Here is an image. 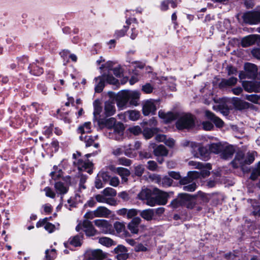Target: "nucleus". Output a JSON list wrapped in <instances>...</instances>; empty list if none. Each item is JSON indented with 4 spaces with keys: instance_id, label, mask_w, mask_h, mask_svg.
I'll return each mask as SVG.
<instances>
[{
    "instance_id": "nucleus-1",
    "label": "nucleus",
    "mask_w": 260,
    "mask_h": 260,
    "mask_svg": "<svg viewBox=\"0 0 260 260\" xmlns=\"http://www.w3.org/2000/svg\"><path fill=\"white\" fill-rule=\"evenodd\" d=\"M152 193L150 189L143 187L138 194V198L141 201H146V204L153 207L155 205H166L167 203L168 194L167 192L158 190V196L155 199L152 197Z\"/></svg>"
},
{
    "instance_id": "nucleus-2",
    "label": "nucleus",
    "mask_w": 260,
    "mask_h": 260,
    "mask_svg": "<svg viewBox=\"0 0 260 260\" xmlns=\"http://www.w3.org/2000/svg\"><path fill=\"white\" fill-rule=\"evenodd\" d=\"M140 98V93L137 91L124 90L119 92L116 101L118 108L123 109L129 100L131 105L137 106Z\"/></svg>"
},
{
    "instance_id": "nucleus-3",
    "label": "nucleus",
    "mask_w": 260,
    "mask_h": 260,
    "mask_svg": "<svg viewBox=\"0 0 260 260\" xmlns=\"http://www.w3.org/2000/svg\"><path fill=\"white\" fill-rule=\"evenodd\" d=\"M194 125V118L191 114L182 115L176 122V126L178 129L191 128Z\"/></svg>"
},
{
    "instance_id": "nucleus-4",
    "label": "nucleus",
    "mask_w": 260,
    "mask_h": 260,
    "mask_svg": "<svg viewBox=\"0 0 260 260\" xmlns=\"http://www.w3.org/2000/svg\"><path fill=\"white\" fill-rule=\"evenodd\" d=\"M81 156V154L79 152L73 154V158L75 159L74 161L73 164L78 167V169L81 171H86L89 174L92 172L91 169L92 163L89 161L88 160H83L82 158H78Z\"/></svg>"
},
{
    "instance_id": "nucleus-5",
    "label": "nucleus",
    "mask_w": 260,
    "mask_h": 260,
    "mask_svg": "<svg viewBox=\"0 0 260 260\" xmlns=\"http://www.w3.org/2000/svg\"><path fill=\"white\" fill-rule=\"evenodd\" d=\"M81 156V154L79 152L73 154V158L75 159L74 161L73 164L78 167V169L81 171H86L89 174L92 172L91 169L92 163L89 161L88 160H83L82 158H78Z\"/></svg>"
},
{
    "instance_id": "nucleus-6",
    "label": "nucleus",
    "mask_w": 260,
    "mask_h": 260,
    "mask_svg": "<svg viewBox=\"0 0 260 260\" xmlns=\"http://www.w3.org/2000/svg\"><path fill=\"white\" fill-rule=\"evenodd\" d=\"M76 230L80 232L82 230L87 237H92L96 235L98 233L96 230L94 228L91 222L86 219L82 222H80L76 227Z\"/></svg>"
},
{
    "instance_id": "nucleus-7",
    "label": "nucleus",
    "mask_w": 260,
    "mask_h": 260,
    "mask_svg": "<svg viewBox=\"0 0 260 260\" xmlns=\"http://www.w3.org/2000/svg\"><path fill=\"white\" fill-rule=\"evenodd\" d=\"M243 21L250 25L256 24L260 22V11H249L242 15Z\"/></svg>"
},
{
    "instance_id": "nucleus-8",
    "label": "nucleus",
    "mask_w": 260,
    "mask_h": 260,
    "mask_svg": "<svg viewBox=\"0 0 260 260\" xmlns=\"http://www.w3.org/2000/svg\"><path fill=\"white\" fill-rule=\"evenodd\" d=\"M93 223L103 234H112L113 232L112 225L107 220L96 219L93 221Z\"/></svg>"
},
{
    "instance_id": "nucleus-9",
    "label": "nucleus",
    "mask_w": 260,
    "mask_h": 260,
    "mask_svg": "<svg viewBox=\"0 0 260 260\" xmlns=\"http://www.w3.org/2000/svg\"><path fill=\"white\" fill-rule=\"evenodd\" d=\"M180 202L182 206L188 209H192L196 204V197L189 194L181 193L178 194Z\"/></svg>"
},
{
    "instance_id": "nucleus-10",
    "label": "nucleus",
    "mask_w": 260,
    "mask_h": 260,
    "mask_svg": "<svg viewBox=\"0 0 260 260\" xmlns=\"http://www.w3.org/2000/svg\"><path fill=\"white\" fill-rule=\"evenodd\" d=\"M85 257L87 260H102L107 257V254L99 249H89L86 251Z\"/></svg>"
},
{
    "instance_id": "nucleus-11",
    "label": "nucleus",
    "mask_w": 260,
    "mask_h": 260,
    "mask_svg": "<svg viewBox=\"0 0 260 260\" xmlns=\"http://www.w3.org/2000/svg\"><path fill=\"white\" fill-rule=\"evenodd\" d=\"M156 110L155 104L152 100H147L143 104L142 111L145 116H147L150 114H154Z\"/></svg>"
},
{
    "instance_id": "nucleus-12",
    "label": "nucleus",
    "mask_w": 260,
    "mask_h": 260,
    "mask_svg": "<svg viewBox=\"0 0 260 260\" xmlns=\"http://www.w3.org/2000/svg\"><path fill=\"white\" fill-rule=\"evenodd\" d=\"M139 211L136 209H127L126 208H122L118 210L116 213L118 215L126 217L128 219H131L138 215Z\"/></svg>"
},
{
    "instance_id": "nucleus-13",
    "label": "nucleus",
    "mask_w": 260,
    "mask_h": 260,
    "mask_svg": "<svg viewBox=\"0 0 260 260\" xmlns=\"http://www.w3.org/2000/svg\"><path fill=\"white\" fill-rule=\"evenodd\" d=\"M114 252L117 254L116 258L118 260H126L128 257L126 248L122 245H118L114 249Z\"/></svg>"
},
{
    "instance_id": "nucleus-14",
    "label": "nucleus",
    "mask_w": 260,
    "mask_h": 260,
    "mask_svg": "<svg viewBox=\"0 0 260 260\" xmlns=\"http://www.w3.org/2000/svg\"><path fill=\"white\" fill-rule=\"evenodd\" d=\"M244 69L248 78L254 79L257 74V68L256 65L251 63L245 64Z\"/></svg>"
},
{
    "instance_id": "nucleus-15",
    "label": "nucleus",
    "mask_w": 260,
    "mask_h": 260,
    "mask_svg": "<svg viewBox=\"0 0 260 260\" xmlns=\"http://www.w3.org/2000/svg\"><path fill=\"white\" fill-rule=\"evenodd\" d=\"M231 164L235 168H242L244 166L246 165L244 153L241 151L237 152Z\"/></svg>"
},
{
    "instance_id": "nucleus-16",
    "label": "nucleus",
    "mask_w": 260,
    "mask_h": 260,
    "mask_svg": "<svg viewBox=\"0 0 260 260\" xmlns=\"http://www.w3.org/2000/svg\"><path fill=\"white\" fill-rule=\"evenodd\" d=\"M141 222L140 217H134L127 224V229L131 233L138 234L139 231V226Z\"/></svg>"
},
{
    "instance_id": "nucleus-17",
    "label": "nucleus",
    "mask_w": 260,
    "mask_h": 260,
    "mask_svg": "<svg viewBox=\"0 0 260 260\" xmlns=\"http://www.w3.org/2000/svg\"><path fill=\"white\" fill-rule=\"evenodd\" d=\"M48 218H45L43 219H40L36 223V226L37 228L44 226L47 231H48L49 233H51L55 231V226L54 224L49 222L48 221Z\"/></svg>"
},
{
    "instance_id": "nucleus-18",
    "label": "nucleus",
    "mask_w": 260,
    "mask_h": 260,
    "mask_svg": "<svg viewBox=\"0 0 260 260\" xmlns=\"http://www.w3.org/2000/svg\"><path fill=\"white\" fill-rule=\"evenodd\" d=\"M149 147L154 149V154L157 156H165L168 155V151L167 149L162 145H160L155 147V144L154 143H151Z\"/></svg>"
},
{
    "instance_id": "nucleus-19",
    "label": "nucleus",
    "mask_w": 260,
    "mask_h": 260,
    "mask_svg": "<svg viewBox=\"0 0 260 260\" xmlns=\"http://www.w3.org/2000/svg\"><path fill=\"white\" fill-rule=\"evenodd\" d=\"M69 186L68 183L62 181L56 182L54 184L56 192L60 195H63L68 191Z\"/></svg>"
},
{
    "instance_id": "nucleus-20",
    "label": "nucleus",
    "mask_w": 260,
    "mask_h": 260,
    "mask_svg": "<svg viewBox=\"0 0 260 260\" xmlns=\"http://www.w3.org/2000/svg\"><path fill=\"white\" fill-rule=\"evenodd\" d=\"M231 102L234 107L239 110L247 109L250 107L249 103L243 101L237 97H233L231 99Z\"/></svg>"
},
{
    "instance_id": "nucleus-21",
    "label": "nucleus",
    "mask_w": 260,
    "mask_h": 260,
    "mask_svg": "<svg viewBox=\"0 0 260 260\" xmlns=\"http://www.w3.org/2000/svg\"><path fill=\"white\" fill-rule=\"evenodd\" d=\"M105 75H103L101 76H99L94 78L95 81V86L94 88L95 91L96 92H101L105 86Z\"/></svg>"
},
{
    "instance_id": "nucleus-22",
    "label": "nucleus",
    "mask_w": 260,
    "mask_h": 260,
    "mask_svg": "<svg viewBox=\"0 0 260 260\" xmlns=\"http://www.w3.org/2000/svg\"><path fill=\"white\" fill-rule=\"evenodd\" d=\"M256 35H250L243 38L241 41V45L243 47L251 46L256 41Z\"/></svg>"
},
{
    "instance_id": "nucleus-23",
    "label": "nucleus",
    "mask_w": 260,
    "mask_h": 260,
    "mask_svg": "<svg viewBox=\"0 0 260 260\" xmlns=\"http://www.w3.org/2000/svg\"><path fill=\"white\" fill-rule=\"evenodd\" d=\"M104 110L106 116L109 117L114 115L116 112L114 103L111 101L106 102Z\"/></svg>"
},
{
    "instance_id": "nucleus-24",
    "label": "nucleus",
    "mask_w": 260,
    "mask_h": 260,
    "mask_svg": "<svg viewBox=\"0 0 260 260\" xmlns=\"http://www.w3.org/2000/svg\"><path fill=\"white\" fill-rule=\"evenodd\" d=\"M206 116L208 119L212 121L217 127H222L223 126V121L220 118L216 117L213 113L207 111H206Z\"/></svg>"
},
{
    "instance_id": "nucleus-25",
    "label": "nucleus",
    "mask_w": 260,
    "mask_h": 260,
    "mask_svg": "<svg viewBox=\"0 0 260 260\" xmlns=\"http://www.w3.org/2000/svg\"><path fill=\"white\" fill-rule=\"evenodd\" d=\"M246 91L251 92H258L260 91V82H250L244 86Z\"/></svg>"
},
{
    "instance_id": "nucleus-26",
    "label": "nucleus",
    "mask_w": 260,
    "mask_h": 260,
    "mask_svg": "<svg viewBox=\"0 0 260 260\" xmlns=\"http://www.w3.org/2000/svg\"><path fill=\"white\" fill-rule=\"evenodd\" d=\"M154 180L159 185L164 187L170 186L173 183L172 179L167 176L161 178L159 176H156Z\"/></svg>"
},
{
    "instance_id": "nucleus-27",
    "label": "nucleus",
    "mask_w": 260,
    "mask_h": 260,
    "mask_svg": "<svg viewBox=\"0 0 260 260\" xmlns=\"http://www.w3.org/2000/svg\"><path fill=\"white\" fill-rule=\"evenodd\" d=\"M238 79L236 77H232L229 79H222L219 84L220 88H225L235 85L237 82Z\"/></svg>"
},
{
    "instance_id": "nucleus-28",
    "label": "nucleus",
    "mask_w": 260,
    "mask_h": 260,
    "mask_svg": "<svg viewBox=\"0 0 260 260\" xmlns=\"http://www.w3.org/2000/svg\"><path fill=\"white\" fill-rule=\"evenodd\" d=\"M95 211L97 217L107 218L111 214V211L104 206L98 207Z\"/></svg>"
},
{
    "instance_id": "nucleus-29",
    "label": "nucleus",
    "mask_w": 260,
    "mask_h": 260,
    "mask_svg": "<svg viewBox=\"0 0 260 260\" xmlns=\"http://www.w3.org/2000/svg\"><path fill=\"white\" fill-rule=\"evenodd\" d=\"M235 152L233 146L229 145L225 147L223 146V149L221 150V157L223 159H227L231 158Z\"/></svg>"
},
{
    "instance_id": "nucleus-30",
    "label": "nucleus",
    "mask_w": 260,
    "mask_h": 260,
    "mask_svg": "<svg viewBox=\"0 0 260 260\" xmlns=\"http://www.w3.org/2000/svg\"><path fill=\"white\" fill-rule=\"evenodd\" d=\"M116 172L121 176L122 182H126L127 181V177L130 175V171L128 169L118 167L116 169Z\"/></svg>"
},
{
    "instance_id": "nucleus-31",
    "label": "nucleus",
    "mask_w": 260,
    "mask_h": 260,
    "mask_svg": "<svg viewBox=\"0 0 260 260\" xmlns=\"http://www.w3.org/2000/svg\"><path fill=\"white\" fill-rule=\"evenodd\" d=\"M91 122H87L84 123V124L82 126L79 127L78 129V132L79 133L81 134V136H80V139L81 140L83 139V135L85 133H89L91 132Z\"/></svg>"
},
{
    "instance_id": "nucleus-32",
    "label": "nucleus",
    "mask_w": 260,
    "mask_h": 260,
    "mask_svg": "<svg viewBox=\"0 0 260 260\" xmlns=\"http://www.w3.org/2000/svg\"><path fill=\"white\" fill-rule=\"evenodd\" d=\"M140 216L147 221H150L153 219L154 215V210L152 209H148L141 211Z\"/></svg>"
},
{
    "instance_id": "nucleus-33",
    "label": "nucleus",
    "mask_w": 260,
    "mask_h": 260,
    "mask_svg": "<svg viewBox=\"0 0 260 260\" xmlns=\"http://www.w3.org/2000/svg\"><path fill=\"white\" fill-rule=\"evenodd\" d=\"M158 116L160 118L163 119L166 122H170L176 118V115L173 113H166L161 111L158 112Z\"/></svg>"
},
{
    "instance_id": "nucleus-34",
    "label": "nucleus",
    "mask_w": 260,
    "mask_h": 260,
    "mask_svg": "<svg viewBox=\"0 0 260 260\" xmlns=\"http://www.w3.org/2000/svg\"><path fill=\"white\" fill-rule=\"evenodd\" d=\"M95 199L99 203H107L111 205H114L115 204L114 200L107 198L104 194L95 195Z\"/></svg>"
},
{
    "instance_id": "nucleus-35",
    "label": "nucleus",
    "mask_w": 260,
    "mask_h": 260,
    "mask_svg": "<svg viewBox=\"0 0 260 260\" xmlns=\"http://www.w3.org/2000/svg\"><path fill=\"white\" fill-rule=\"evenodd\" d=\"M125 115L127 116L129 119L136 121L140 118V113L137 110H129L125 112Z\"/></svg>"
},
{
    "instance_id": "nucleus-36",
    "label": "nucleus",
    "mask_w": 260,
    "mask_h": 260,
    "mask_svg": "<svg viewBox=\"0 0 260 260\" xmlns=\"http://www.w3.org/2000/svg\"><path fill=\"white\" fill-rule=\"evenodd\" d=\"M190 145L192 147H195L198 148V150H199V152L200 153L201 155V158L204 160H207L209 159V154L207 152L205 153L204 154H203V153L204 151H206V149L202 147H199L197 146V144L195 143L191 142L190 143Z\"/></svg>"
},
{
    "instance_id": "nucleus-37",
    "label": "nucleus",
    "mask_w": 260,
    "mask_h": 260,
    "mask_svg": "<svg viewBox=\"0 0 260 260\" xmlns=\"http://www.w3.org/2000/svg\"><path fill=\"white\" fill-rule=\"evenodd\" d=\"M99 243L107 247H110L116 244L112 239L106 237L100 238L99 239Z\"/></svg>"
},
{
    "instance_id": "nucleus-38",
    "label": "nucleus",
    "mask_w": 260,
    "mask_h": 260,
    "mask_svg": "<svg viewBox=\"0 0 260 260\" xmlns=\"http://www.w3.org/2000/svg\"><path fill=\"white\" fill-rule=\"evenodd\" d=\"M116 122V120L114 118H110L107 119L102 120L100 124L108 128H111L115 126Z\"/></svg>"
},
{
    "instance_id": "nucleus-39",
    "label": "nucleus",
    "mask_w": 260,
    "mask_h": 260,
    "mask_svg": "<svg viewBox=\"0 0 260 260\" xmlns=\"http://www.w3.org/2000/svg\"><path fill=\"white\" fill-rule=\"evenodd\" d=\"M257 155V152L255 151L252 152H248L246 156H244V160L246 165H250L252 164L254 159L255 157Z\"/></svg>"
},
{
    "instance_id": "nucleus-40",
    "label": "nucleus",
    "mask_w": 260,
    "mask_h": 260,
    "mask_svg": "<svg viewBox=\"0 0 260 260\" xmlns=\"http://www.w3.org/2000/svg\"><path fill=\"white\" fill-rule=\"evenodd\" d=\"M188 165L190 166H193L196 169H202L203 168H206L209 170L211 169V166L208 163L206 164L205 166H204L202 163L191 160L188 162Z\"/></svg>"
},
{
    "instance_id": "nucleus-41",
    "label": "nucleus",
    "mask_w": 260,
    "mask_h": 260,
    "mask_svg": "<svg viewBox=\"0 0 260 260\" xmlns=\"http://www.w3.org/2000/svg\"><path fill=\"white\" fill-rule=\"evenodd\" d=\"M209 150L214 153H219L223 149V146L220 143H212L209 146Z\"/></svg>"
},
{
    "instance_id": "nucleus-42",
    "label": "nucleus",
    "mask_w": 260,
    "mask_h": 260,
    "mask_svg": "<svg viewBox=\"0 0 260 260\" xmlns=\"http://www.w3.org/2000/svg\"><path fill=\"white\" fill-rule=\"evenodd\" d=\"M56 257V251L55 249H47L45 251V257L44 260H53Z\"/></svg>"
},
{
    "instance_id": "nucleus-43",
    "label": "nucleus",
    "mask_w": 260,
    "mask_h": 260,
    "mask_svg": "<svg viewBox=\"0 0 260 260\" xmlns=\"http://www.w3.org/2000/svg\"><path fill=\"white\" fill-rule=\"evenodd\" d=\"M171 4L172 8H175L177 7L176 3L173 1L165 0L162 2L161 4L160 9L162 11H166L168 9V6Z\"/></svg>"
},
{
    "instance_id": "nucleus-44",
    "label": "nucleus",
    "mask_w": 260,
    "mask_h": 260,
    "mask_svg": "<svg viewBox=\"0 0 260 260\" xmlns=\"http://www.w3.org/2000/svg\"><path fill=\"white\" fill-rule=\"evenodd\" d=\"M82 235H77L70 240V244L74 246H79L81 245Z\"/></svg>"
},
{
    "instance_id": "nucleus-45",
    "label": "nucleus",
    "mask_w": 260,
    "mask_h": 260,
    "mask_svg": "<svg viewBox=\"0 0 260 260\" xmlns=\"http://www.w3.org/2000/svg\"><path fill=\"white\" fill-rule=\"evenodd\" d=\"M114 227L118 234H121L125 232V226L123 223L116 221L114 224Z\"/></svg>"
},
{
    "instance_id": "nucleus-46",
    "label": "nucleus",
    "mask_w": 260,
    "mask_h": 260,
    "mask_svg": "<svg viewBox=\"0 0 260 260\" xmlns=\"http://www.w3.org/2000/svg\"><path fill=\"white\" fill-rule=\"evenodd\" d=\"M155 132L156 129L155 128H146L144 129L143 135L146 139H149L153 137Z\"/></svg>"
},
{
    "instance_id": "nucleus-47",
    "label": "nucleus",
    "mask_w": 260,
    "mask_h": 260,
    "mask_svg": "<svg viewBox=\"0 0 260 260\" xmlns=\"http://www.w3.org/2000/svg\"><path fill=\"white\" fill-rule=\"evenodd\" d=\"M103 193L106 196V197H113L116 195V191L114 189L112 188L107 187L103 190Z\"/></svg>"
},
{
    "instance_id": "nucleus-48",
    "label": "nucleus",
    "mask_w": 260,
    "mask_h": 260,
    "mask_svg": "<svg viewBox=\"0 0 260 260\" xmlns=\"http://www.w3.org/2000/svg\"><path fill=\"white\" fill-rule=\"evenodd\" d=\"M145 168L143 166L138 165L134 166V174L135 175L140 177L144 172Z\"/></svg>"
},
{
    "instance_id": "nucleus-49",
    "label": "nucleus",
    "mask_w": 260,
    "mask_h": 260,
    "mask_svg": "<svg viewBox=\"0 0 260 260\" xmlns=\"http://www.w3.org/2000/svg\"><path fill=\"white\" fill-rule=\"evenodd\" d=\"M245 99L254 104H258V101L260 100V97L256 94H246Z\"/></svg>"
},
{
    "instance_id": "nucleus-50",
    "label": "nucleus",
    "mask_w": 260,
    "mask_h": 260,
    "mask_svg": "<svg viewBox=\"0 0 260 260\" xmlns=\"http://www.w3.org/2000/svg\"><path fill=\"white\" fill-rule=\"evenodd\" d=\"M197 185L195 183H189L188 185H186L183 186L182 189L184 191L192 192L196 190Z\"/></svg>"
},
{
    "instance_id": "nucleus-51",
    "label": "nucleus",
    "mask_w": 260,
    "mask_h": 260,
    "mask_svg": "<svg viewBox=\"0 0 260 260\" xmlns=\"http://www.w3.org/2000/svg\"><path fill=\"white\" fill-rule=\"evenodd\" d=\"M44 191L45 192V195L52 199H54L55 197L56 193L50 187H46L44 189Z\"/></svg>"
},
{
    "instance_id": "nucleus-52",
    "label": "nucleus",
    "mask_w": 260,
    "mask_h": 260,
    "mask_svg": "<svg viewBox=\"0 0 260 260\" xmlns=\"http://www.w3.org/2000/svg\"><path fill=\"white\" fill-rule=\"evenodd\" d=\"M104 75L105 76V80H106L108 83L113 85L117 84V83H118L117 79H116L111 75L106 74Z\"/></svg>"
},
{
    "instance_id": "nucleus-53",
    "label": "nucleus",
    "mask_w": 260,
    "mask_h": 260,
    "mask_svg": "<svg viewBox=\"0 0 260 260\" xmlns=\"http://www.w3.org/2000/svg\"><path fill=\"white\" fill-rule=\"evenodd\" d=\"M29 68L30 72L35 75L39 76L43 73V69L42 68H38L37 70H36L35 69V67H34L33 65H31L30 67H29Z\"/></svg>"
},
{
    "instance_id": "nucleus-54",
    "label": "nucleus",
    "mask_w": 260,
    "mask_h": 260,
    "mask_svg": "<svg viewBox=\"0 0 260 260\" xmlns=\"http://www.w3.org/2000/svg\"><path fill=\"white\" fill-rule=\"evenodd\" d=\"M129 131L135 135H139L142 131L141 128L139 126H135L133 127H129L128 129Z\"/></svg>"
},
{
    "instance_id": "nucleus-55",
    "label": "nucleus",
    "mask_w": 260,
    "mask_h": 260,
    "mask_svg": "<svg viewBox=\"0 0 260 260\" xmlns=\"http://www.w3.org/2000/svg\"><path fill=\"white\" fill-rule=\"evenodd\" d=\"M170 206L174 209L177 208L180 206H182V204H181V202H180L179 196H178L177 198L176 199L174 200L171 202V203L170 204Z\"/></svg>"
},
{
    "instance_id": "nucleus-56",
    "label": "nucleus",
    "mask_w": 260,
    "mask_h": 260,
    "mask_svg": "<svg viewBox=\"0 0 260 260\" xmlns=\"http://www.w3.org/2000/svg\"><path fill=\"white\" fill-rule=\"evenodd\" d=\"M113 128L115 131L120 134L124 130V126L123 124L120 122H118L117 123L116 122L115 126L113 127Z\"/></svg>"
},
{
    "instance_id": "nucleus-57",
    "label": "nucleus",
    "mask_w": 260,
    "mask_h": 260,
    "mask_svg": "<svg viewBox=\"0 0 260 260\" xmlns=\"http://www.w3.org/2000/svg\"><path fill=\"white\" fill-rule=\"evenodd\" d=\"M153 87L149 84L146 83L142 86V90L146 93H150L152 92Z\"/></svg>"
},
{
    "instance_id": "nucleus-58",
    "label": "nucleus",
    "mask_w": 260,
    "mask_h": 260,
    "mask_svg": "<svg viewBox=\"0 0 260 260\" xmlns=\"http://www.w3.org/2000/svg\"><path fill=\"white\" fill-rule=\"evenodd\" d=\"M147 166V169L150 171H154L157 169V165L154 161L150 160L148 161Z\"/></svg>"
},
{
    "instance_id": "nucleus-59",
    "label": "nucleus",
    "mask_w": 260,
    "mask_h": 260,
    "mask_svg": "<svg viewBox=\"0 0 260 260\" xmlns=\"http://www.w3.org/2000/svg\"><path fill=\"white\" fill-rule=\"evenodd\" d=\"M83 140L86 143V146L87 147L91 146L93 143V140L92 138L89 136H85L84 137H83V139L82 141Z\"/></svg>"
},
{
    "instance_id": "nucleus-60",
    "label": "nucleus",
    "mask_w": 260,
    "mask_h": 260,
    "mask_svg": "<svg viewBox=\"0 0 260 260\" xmlns=\"http://www.w3.org/2000/svg\"><path fill=\"white\" fill-rule=\"evenodd\" d=\"M84 217L86 219H90L97 217L95 210L94 211L87 212L84 215Z\"/></svg>"
},
{
    "instance_id": "nucleus-61",
    "label": "nucleus",
    "mask_w": 260,
    "mask_h": 260,
    "mask_svg": "<svg viewBox=\"0 0 260 260\" xmlns=\"http://www.w3.org/2000/svg\"><path fill=\"white\" fill-rule=\"evenodd\" d=\"M128 27V26H124V28L121 29V30H117L116 32H115V36L117 38H120V37H122L123 36H124L126 31H127V27Z\"/></svg>"
},
{
    "instance_id": "nucleus-62",
    "label": "nucleus",
    "mask_w": 260,
    "mask_h": 260,
    "mask_svg": "<svg viewBox=\"0 0 260 260\" xmlns=\"http://www.w3.org/2000/svg\"><path fill=\"white\" fill-rule=\"evenodd\" d=\"M109 182L110 185L114 187H117L119 184V180L117 177L111 178Z\"/></svg>"
},
{
    "instance_id": "nucleus-63",
    "label": "nucleus",
    "mask_w": 260,
    "mask_h": 260,
    "mask_svg": "<svg viewBox=\"0 0 260 260\" xmlns=\"http://www.w3.org/2000/svg\"><path fill=\"white\" fill-rule=\"evenodd\" d=\"M119 164L125 166H129L131 165V160L126 158H120L118 160Z\"/></svg>"
},
{
    "instance_id": "nucleus-64",
    "label": "nucleus",
    "mask_w": 260,
    "mask_h": 260,
    "mask_svg": "<svg viewBox=\"0 0 260 260\" xmlns=\"http://www.w3.org/2000/svg\"><path fill=\"white\" fill-rule=\"evenodd\" d=\"M253 207V211L252 214L255 216H260V205H254L253 204L252 205Z\"/></svg>"
}]
</instances>
